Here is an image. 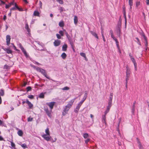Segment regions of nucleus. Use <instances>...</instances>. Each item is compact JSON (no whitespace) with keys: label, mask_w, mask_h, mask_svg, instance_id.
Instances as JSON below:
<instances>
[{"label":"nucleus","mask_w":149,"mask_h":149,"mask_svg":"<svg viewBox=\"0 0 149 149\" xmlns=\"http://www.w3.org/2000/svg\"><path fill=\"white\" fill-rule=\"evenodd\" d=\"M5 51H6L7 53L8 54H11L12 52V51L9 49H6Z\"/></svg>","instance_id":"26"},{"label":"nucleus","mask_w":149,"mask_h":149,"mask_svg":"<svg viewBox=\"0 0 149 149\" xmlns=\"http://www.w3.org/2000/svg\"><path fill=\"white\" fill-rule=\"evenodd\" d=\"M83 136L84 138L85 139H86L88 137V134L85 133L83 135Z\"/></svg>","instance_id":"32"},{"label":"nucleus","mask_w":149,"mask_h":149,"mask_svg":"<svg viewBox=\"0 0 149 149\" xmlns=\"http://www.w3.org/2000/svg\"><path fill=\"white\" fill-rule=\"evenodd\" d=\"M61 41L58 40H55L53 44L54 45L55 47H57L59 46L61 44Z\"/></svg>","instance_id":"9"},{"label":"nucleus","mask_w":149,"mask_h":149,"mask_svg":"<svg viewBox=\"0 0 149 149\" xmlns=\"http://www.w3.org/2000/svg\"><path fill=\"white\" fill-rule=\"evenodd\" d=\"M80 55L82 57H84L85 59L86 58V55L84 53H80Z\"/></svg>","instance_id":"34"},{"label":"nucleus","mask_w":149,"mask_h":149,"mask_svg":"<svg viewBox=\"0 0 149 149\" xmlns=\"http://www.w3.org/2000/svg\"><path fill=\"white\" fill-rule=\"evenodd\" d=\"M36 69L38 71L41 72L46 78L49 79H50L49 77L47 76L46 71L45 70L39 67H38Z\"/></svg>","instance_id":"2"},{"label":"nucleus","mask_w":149,"mask_h":149,"mask_svg":"<svg viewBox=\"0 0 149 149\" xmlns=\"http://www.w3.org/2000/svg\"><path fill=\"white\" fill-rule=\"evenodd\" d=\"M106 115H105L104 114L102 116V120L105 121L106 120Z\"/></svg>","instance_id":"43"},{"label":"nucleus","mask_w":149,"mask_h":149,"mask_svg":"<svg viewBox=\"0 0 149 149\" xmlns=\"http://www.w3.org/2000/svg\"><path fill=\"white\" fill-rule=\"evenodd\" d=\"M44 110L45 111L46 113L49 111L48 108L47 107H45L44 108Z\"/></svg>","instance_id":"44"},{"label":"nucleus","mask_w":149,"mask_h":149,"mask_svg":"<svg viewBox=\"0 0 149 149\" xmlns=\"http://www.w3.org/2000/svg\"><path fill=\"white\" fill-rule=\"evenodd\" d=\"M18 134L20 136H22L23 134V132L21 130H19L17 132Z\"/></svg>","instance_id":"22"},{"label":"nucleus","mask_w":149,"mask_h":149,"mask_svg":"<svg viewBox=\"0 0 149 149\" xmlns=\"http://www.w3.org/2000/svg\"><path fill=\"white\" fill-rule=\"evenodd\" d=\"M33 15L35 16H39L40 13L37 11H35L33 13Z\"/></svg>","instance_id":"21"},{"label":"nucleus","mask_w":149,"mask_h":149,"mask_svg":"<svg viewBox=\"0 0 149 149\" xmlns=\"http://www.w3.org/2000/svg\"><path fill=\"white\" fill-rule=\"evenodd\" d=\"M63 31L64 32H65V34L68 39L69 40L70 38H71L70 35L68 34L67 32L64 29L63 30Z\"/></svg>","instance_id":"17"},{"label":"nucleus","mask_w":149,"mask_h":149,"mask_svg":"<svg viewBox=\"0 0 149 149\" xmlns=\"http://www.w3.org/2000/svg\"><path fill=\"white\" fill-rule=\"evenodd\" d=\"M52 112V110H51L50 111H49L47 112L46 113L47 115L50 117H51V112Z\"/></svg>","instance_id":"29"},{"label":"nucleus","mask_w":149,"mask_h":149,"mask_svg":"<svg viewBox=\"0 0 149 149\" xmlns=\"http://www.w3.org/2000/svg\"><path fill=\"white\" fill-rule=\"evenodd\" d=\"M39 97L40 98H43L44 97V94L43 93H42L40 94L39 95Z\"/></svg>","instance_id":"31"},{"label":"nucleus","mask_w":149,"mask_h":149,"mask_svg":"<svg viewBox=\"0 0 149 149\" xmlns=\"http://www.w3.org/2000/svg\"><path fill=\"white\" fill-rule=\"evenodd\" d=\"M70 42V45L71 46V47H73L74 46V45L73 44V43L72 41V40H71V38H70L69 40H68Z\"/></svg>","instance_id":"27"},{"label":"nucleus","mask_w":149,"mask_h":149,"mask_svg":"<svg viewBox=\"0 0 149 149\" xmlns=\"http://www.w3.org/2000/svg\"><path fill=\"white\" fill-rule=\"evenodd\" d=\"M13 45V47L14 48V49L16 51L18 52H19L20 51L19 49H17L16 48V47L13 44H12Z\"/></svg>","instance_id":"47"},{"label":"nucleus","mask_w":149,"mask_h":149,"mask_svg":"<svg viewBox=\"0 0 149 149\" xmlns=\"http://www.w3.org/2000/svg\"><path fill=\"white\" fill-rule=\"evenodd\" d=\"M146 3L147 5H149V0H146Z\"/></svg>","instance_id":"62"},{"label":"nucleus","mask_w":149,"mask_h":149,"mask_svg":"<svg viewBox=\"0 0 149 149\" xmlns=\"http://www.w3.org/2000/svg\"><path fill=\"white\" fill-rule=\"evenodd\" d=\"M18 46L20 49L23 47L21 43H19L18 44Z\"/></svg>","instance_id":"59"},{"label":"nucleus","mask_w":149,"mask_h":149,"mask_svg":"<svg viewBox=\"0 0 149 149\" xmlns=\"http://www.w3.org/2000/svg\"><path fill=\"white\" fill-rule=\"evenodd\" d=\"M86 99H84V97L83 98V99H82V100L80 102H79V103H81V105H82V104H83V102H84L85 100H86Z\"/></svg>","instance_id":"51"},{"label":"nucleus","mask_w":149,"mask_h":149,"mask_svg":"<svg viewBox=\"0 0 149 149\" xmlns=\"http://www.w3.org/2000/svg\"><path fill=\"white\" fill-rule=\"evenodd\" d=\"M8 66L7 65H5L4 66V68L5 69H8Z\"/></svg>","instance_id":"55"},{"label":"nucleus","mask_w":149,"mask_h":149,"mask_svg":"<svg viewBox=\"0 0 149 149\" xmlns=\"http://www.w3.org/2000/svg\"><path fill=\"white\" fill-rule=\"evenodd\" d=\"M131 61H132V62L134 63V65H135L136 64V61H135V59L134 58L132 57V58H131Z\"/></svg>","instance_id":"33"},{"label":"nucleus","mask_w":149,"mask_h":149,"mask_svg":"<svg viewBox=\"0 0 149 149\" xmlns=\"http://www.w3.org/2000/svg\"><path fill=\"white\" fill-rule=\"evenodd\" d=\"M76 99V98H74L73 99H72L69 102H68V104L67 105V106L69 107H71L73 104L74 102V101Z\"/></svg>","instance_id":"10"},{"label":"nucleus","mask_w":149,"mask_h":149,"mask_svg":"<svg viewBox=\"0 0 149 149\" xmlns=\"http://www.w3.org/2000/svg\"><path fill=\"white\" fill-rule=\"evenodd\" d=\"M74 24L76 25L78 22V18L76 16H74Z\"/></svg>","instance_id":"18"},{"label":"nucleus","mask_w":149,"mask_h":149,"mask_svg":"<svg viewBox=\"0 0 149 149\" xmlns=\"http://www.w3.org/2000/svg\"><path fill=\"white\" fill-rule=\"evenodd\" d=\"M21 50H22V51L23 53H24V54L25 55V56H27V52H26L25 49H24V48L23 47L22 48H21Z\"/></svg>","instance_id":"19"},{"label":"nucleus","mask_w":149,"mask_h":149,"mask_svg":"<svg viewBox=\"0 0 149 149\" xmlns=\"http://www.w3.org/2000/svg\"><path fill=\"white\" fill-rule=\"evenodd\" d=\"M6 19V15H4L3 17V20L5 21Z\"/></svg>","instance_id":"60"},{"label":"nucleus","mask_w":149,"mask_h":149,"mask_svg":"<svg viewBox=\"0 0 149 149\" xmlns=\"http://www.w3.org/2000/svg\"><path fill=\"white\" fill-rule=\"evenodd\" d=\"M0 94L2 96L4 95V91L3 90L1 89L0 90Z\"/></svg>","instance_id":"35"},{"label":"nucleus","mask_w":149,"mask_h":149,"mask_svg":"<svg viewBox=\"0 0 149 149\" xmlns=\"http://www.w3.org/2000/svg\"><path fill=\"white\" fill-rule=\"evenodd\" d=\"M55 104V102H49V103H46V104L49 106V107L50 109L52 110V109H53L54 106Z\"/></svg>","instance_id":"8"},{"label":"nucleus","mask_w":149,"mask_h":149,"mask_svg":"<svg viewBox=\"0 0 149 149\" xmlns=\"http://www.w3.org/2000/svg\"><path fill=\"white\" fill-rule=\"evenodd\" d=\"M60 10L61 11V12H62L63 11V8L61 7L60 8Z\"/></svg>","instance_id":"63"},{"label":"nucleus","mask_w":149,"mask_h":149,"mask_svg":"<svg viewBox=\"0 0 149 149\" xmlns=\"http://www.w3.org/2000/svg\"><path fill=\"white\" fill-rule=\"evenodd\" d=\"M90 32L93 35V36H94L95 38H96L97 39H98V37L97 35V34L96 33L93 32L92 31H90Z\"/></svg>","instance_id":"16"},{"label":"nucleus","mask_w":149,"mask_h":149,"mask_svg":"<svg viewBox=\"0 0 149 149\" xmlns=\"http://www.w3.org/2000/svg\"><path fill=\"white\" fill-rule=\"evenodd\" d=\"M102 37L103 38V41H104V42H105L106 41V40H105V38H104V35H102Z\"/></svg>","instance_id":"61"},{"label":"nucleus","mask_w":149,"mask_h":149,"mask_svg":"<svg viewBox=\"0 0 149 149\" xmlns=\"http://www.w3.org/2000/svg\"><path fill=\"white\" fill-rule=\"evenodd\" d=\"M110 33L111 37L116 42V45L118 47H119V42L117 40V39L114 36H113V31L112 30H111L110 31Z\"/></svg>","instance_id":"5"},{"label":"nucleus","mask_w":149,"mask_h":149,"mask_svg":"<svg viewBox=\"0 0 149 149\" xmlns=\"http://www.w3.org/2000/svg\"><path fill=\"white\" fill-rule=\"evenodd\" d=\"M15 2L14 1H12L10 2L8 4H6L5 8L6 9H8L9 8V7H11L12 5H14Z\"/></svg>","instance_id":"12"},{"label":"nucleus","mask_w":149,"mask_h":149,"mask_svg":"<svg viewBox=\"0 0 149 149\" xmlns=\"http://www.w3.org/2000/svg\"><path fill=\"white\" fill-rule=\"evenodd\" d=\"M14 5V6L11 8L10 9V11L15 10H17L19 11H23L22 8L19 7L16 3L15 2Z\"/></svg>","instance_id":"3"},{"label":"nucleus","mask_w":149,"mask_h":149,"mask_svg":"<svg viewBox=\"0 0 149 149\" xmlns=\"http://www.w3.org/2000/svg\"><path fill=\"white\" fill-rule=\"evenodd\" d=\"M141 35L143 36V38L144 40L145 41V45L146 46V50L147 49V46L148 45V42L147 38L146 36L144 33H142Z\"/></svg>","instance_id":"7"},{"label":"nucleus","mask_w":149,"mask_h":149,"mask_svg":"<svg viewBox=\"0 0 149 149\" xmlns=\"http://www.w3.org/2000/svg\"><path fill=\"white\" fill-rule=\"evenodd\" d=\"M129 4L130 6V8L131 9L133 5V0H129Z\"/></svg>","instance_id":"20"},{"label":"nucleus","mask_w":149,"mask_h":149,"mask_svg":"<svg viewBox=\"0 0 149 149\" xmlns=\"http://www.w3.org/2000/svg\"><path fill=\"white\" fill-rule=\"evenodd\" d=\"M25 28L27 30V31L29 33L30 32V29H29L28 25L27 24H26Z\"/></svg>","instance_id":"23"},{"label":"nucleus","mask_w":149,"mask_h":149,"mask_svg":"<svg viewBox=\"0 0 149 149\" xmlns=\"http://www.w3.org/2000/svg\"><path fill=\"white\" fill-rule=\"evenodd\" d=\"M70 107L68 106L67 105L65 106L64 110L62 112V115L63 116H65L68 113V111L69 110Z\"/></svg>","instance_id":"6"},{"label":"nucleus","mask_w":149,"mask_h":149,"mask_svg":"<svg viewBox=\"0 0 149 149\" xmlns=\"http://www.w3.org/2000/svg\"><path fill=\"white\" fill-rule=\"evenodd\" d=\"M11 145L12 148H15V143L13 142H11Z\"/></svg>","instance_id":"39"},{"label":"nucleus","mask_w":149,"mask_h":149,"mask_svg":"<svg viewBox=\"0 0 149 149\" xmlns=\"http://www.w3.org/2000/svg\"><path fill=\"white\" fill-rule=\"evenodd\" d=\"M140 4V1H137L136 2V6L138 7Z\"/></svg>","instance_id":"45"},{"label":"nucleus","mask_w":149,"mask_h":149,"mask_svg":"<svg viewBox=\"0 0 149 149\" xmlns=\"http://www.w3.org/2000/svg\"><path fill=\"white\" fill-rule=\"evenodd\" d=\"M112 104V100H109V102H108V105L111 106Z\"/></svg>","instance_id":"40"},{"label":"nucleus","mask_w":149,"mask_h":149,"mask_svg":"<svg viewBox=\"0 0 149 149\" xmlns=\"http://www.w3.org/2000/svg\"><path fill=\"white\" fill-rule=\"evenodd\" d=\"M27 97L28 98L31 99H33L34 98L33 96L32 95H29Z\"/></svg>","instance_id":"38"},{"label":"nucleus","mask_w":149,"mask_h":149,"mask_svg":"<svg viewBox=\"0 0 149 149\" xmlns=\"http://www.w3.org/2000/svg\"><path fill=\"white\" fill-rule=\"evenodd\" d=\"M135 111V108H133L132 109V113L134 114V111Z\"/></svg>","instance_id":"64"},{"label":"nucleus","mask_w":149,"mask_h":149,"mask_svg":"<svg viewBox=\"0 0 149 149\" xmlns=\"http://www.w3.org/2000/svg\"><path fill=\"white\" fill-rule=\"evenodd\" d=\"M120 29L119 27L117 29V33L118 35L120 36Z\"/></svg>","instance_id":"25"},{"label":"nucleus","mask_w":149,"mask_h":149,"mask_svg":"<svg viewBox=\"0 0 149 149\" xmlns=\"http://www.w3.org/2000/svg\"><path fill=\"white\" fill-rule=\"evenodd\" d=\"M39 4H40V6L41 8H42V3L41 1H39Z\"/></svg>","instance_id":"53"},{"label":"nucleus","mask_w":149,"mask_h":149,"mask_svg":"<svg viewBox=\"0 0 149 149\" xmlns=\"http://www.w3.org/2000/svg\"><path fill=\"white\" fill-rule=\"evenodd\" d=\"M124 18L125 19V25H126V24H127V18H126V16H124Z\"/></svg>","instance_id":"52"},{"label":"nucleus","mask_w":149,"mask_h":149,"mask_svg":"<svg viewBox=\"0 0 149 149\" xmlns=\"http://www.w3.org/2000/svg\"><path fill=\"white\" fill-rule=\"evenodd\" d=\"M62 89L64 90H68L69 89V88L68 87H65L62 88Z\"/></svg>","instance_id":"46"},{"label":"nucleus","mask_w":149,"mask_h":149,"mask_svg":"<svg viewBox=\"0 0 149 149\" xmlns=\"http://www.w3.org/2000/svg\"><path fill=\"white\" fill-rule=\"evenodd\" d=\"M31 87L30 86H28L26 88L27 91V92L31 91Z\"/></svg>","instance_id":"42"},{"label":"nucleus","mask_w":149,"mask_h":149,"mask_svg":"<svg viewBox=\"0 0 149 149\" xmlns=\"http://www.w3.org/2000/svg\"><path fill=\"white\" fill-rule=\"evenodd\" d=\"M33 120V118L31 117H29L28 118V121H31Z\"/></svg>","instance_id":"49"},{"label":"nucleus","mask_w":149,"mask_h":149,"mask_svg":"<svg viewBox=\"0 0 149 149\" xmlns=\"http://www.w3.org/2000/svg\"><path fill=\"white\" fill-rule=\"evenodd\" d=\"M87 93H86V92L85 93V95H84V99H86V97H87Z\"/></svg>","instance_id":"54"},{"label":"nucleus","mask_w":149,"mask_h":149,"mask_svg":"<svg viewBox=\"0 0 149 149\" xmlns=\"http://www.w3.org/2000/svg\"><path fill=\"white\" fill-rule=\"evenodd\" d=\"M61 56L63 59H65L67 55L65 53L63 52L61 54Z\"/></svg>","instance_id":"24"},{"label":"nucleus","mask_w":149,"mask_h":149,"mask_svg":"<svg viewBox=\"0 0 149 149\" xmlns=\"http://www.w3.org/2000/svg\"><path fill=\"white\" fill-rule=\"evenodd\" d=\"M59 26L61 27H62L64 26V23L63 21L60 22L59 23Z\"/></svg>","instance_id":"28"},{"label":"nucleus","mask_w":149,"mask_h":149,"mask_svg":"<svg viewBox=\"0 0 149 149\" xmlns=\"http://www.w3.org/2000/svg\"><path fill=\"white\" fill-rule=\"evenodd\" d=\"M126 81H128L129 79V78L131 74L130 70L128 67L127 66H126Z\"/></svg>","instance_id":"4"},{"label":"nucleus","mask_w":149,"mask_h":149,"mask_svg":"<svg viewBox=\"0 0 149 149\" xmlns=\"http://www.w3.org/2000/svg\"><path fill=\"white\" fill-rule=\"evenodd\" d=\"M68 45L66 44H64L62 47V50L63 51L65 52L67 50Z\"/></svg>","instance_id":"15"},{"label":"nucleus","mask_w":149,"mask_h":149,"mask_svg":"<svg viewBox=\"0 0 149 149\" xmlns=\"http://www.w3.org/2000/svg\"><path fill=\"white\" fill-rule=\"evenodd\" d=\"M136 39L137 40V43L140 45L141 46V42L139 40V38L137 37H136Z\"/></svg>","instance_id":"36"},{"label":"nucleus","mask_w":149,"mask_h":149,"mask_svg":"<svg viewBox=\"0 0 149 149\" xmlns=\"http://www.w3.org/2000/svg\"><path fill=\"white\" fill-rule=\"evenodd\" d=\"M111 106H108L107 107V110H109V111L110 110V109L111 107Z\"/></svg>","instance_id":"56"},{"label":"nucleus","mask_w":149,"mask_h":149,"mask_svg":"<svg viewBox=\"0 0 149 149\" xmlns=\"http://www.w3.org/2000/svg\"><path fill=\"white\" fill-rule=\"evenodd\" d=\"M45 132L46 134H44L42 135V136L47 141H50L51 137L50 135V132L48 128H47L45 130Z\"/></svg>","instance_id":"1"},{"label":"nucleus","mask_w":149,"mask_h":149,"mask_svg":"<svg viewBox=\"0 0 149 149\" xmlns=\"http://www.w3.org/2000/svg\"><path fill=\"white\" fill-rule=\"evenodd\" d=\"M26 103L28 104L29 108L30 109H31L33 108V104L29 101L28 99H27L26 100Z\"/></svg>","instance_id":"13"},{"label":"nucleus","mask_w":149,"mask_h":149,"mask_svg":"<svg viewBox=\"0 0 149 149\" xmlns=\"http://www.w3.org/2000/svg\"><path fill=\"white\" fill-rule=\"evenodd\" d=\"M21 146L24 148H27V147L25 143H22L20 144Z\"/></svg>","instance_id":"30"},{"label":"nucleus","mask_w":149,"mask_h":149,"mask_svg":"<svg viewBox=\"0 0 149 149\" xmlns=\"http://www.w3.org/2000/svg\"><path fill=\"white\" fill-rule=\"evenodd\" d=\"M81 103H79L78 104L77 106L75 109L74 110V112L76 113H78V112L81 106Z\"/></svg>","instance_id":"11"},{"label":"nucleus","mask_w":149,"mask_h":149,"mask_svg":"<svg viewBox=\"0 0 149 149\" xmlns=\"http://www.w3.org/2000/svg\"><path fill=\"white\" fill-rule=\"evenodd\" d=\"M10 37L9 35H7L6 36V42L7 43V45L8 46L10 44Z\"/></svg>","instance_id":"14"},{"label":"nucleus","mask_w":149,"mask_h":149,"mask_svg":"<svg viewBox=\"0 0 149 149\" xmlns=\"http://www.w3.org/2000/svg\"><path fill=\"white\" fill-rule=\"evenodd\" d=\"M90 139H87L85 141V143L87 144L88 142L90 141Z\"/></svg>","instance_id":"50"},{"label":"nucleus","mask_w":149,"mask_h":149,"mask_svg":"<svg viewBox=\"0 0 149 149\" xmlns=\"http://www.w3.org/2000/svg\"><path fill=\"white\" fill-rule=\"evenodd\" d=\"M56 35L57 38L58 39H60L61 38V36L58 34H56Z\"/></svg>","instance_id":"48"},{"label":"nucleus","mask_w":149,"mask_h":149,"mask_svg":"<svg viewBox=\"0 0 149 149\" xmlns=\"http://www.w3.org/2000/svg\"><path fill=\"white\" fill-rule=\"evenodd\" d=\"M4 140V139L2 136H0V141H3Z\"/></svg>","instance_id":"58"},{"label":"nucleus","mask_w":149,"mask_h":149,"mask_svg":"<svg viewBox=\"0 0 149 149\" xmlns=\"http://www.w3.org/2000/svg\"><path fill=\"white\" fill-rule=\"evenodd\" d=\"M59 3L61 4H63V0H57Z\"/></svg>","instance_id":"37"},{"label":"nucleus","mask_w":149,"mask_h":149,"mask_svg":"<svg viewBox=\"0 0 149 149\" xmlns=\"http://www.w3.org/2000/svg\"><path fill=\"white\" fill-rule=\"evenodd\" d=\"M109 110L106 109V111H105V112L104 113V114L105 115H106L107 114V113L108 112H109Z\"/></svg>","instance_id":"57"},{"label":"nucleus","mask_w":149,"mask_h":149,"mask_svg":"<svg viewBox=\"0 0 149 149\" xmlns=\"http://www.w3.org/2000/svg\"><path fill=\"white\" fill-rule=\"evenodd\" d=\"M63 31H60L59 32V33L61 34V36H64V33H63Z\"/></svg>","instance_id":"41"}]
</instances>
